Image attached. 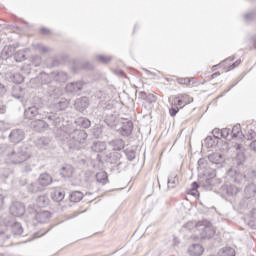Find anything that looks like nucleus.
<instances>
[{
	"mask_svg": "<svg viewBox=\"0 0 256 256\" xmlns=\"http://www.w3.org/2000/svg\"><path fill=\"white\" fill-rule=\"evenodd\" d=\"M201 239H211L215 235V228L207 220L199 221L197 226Z\"/></svg>",
	"mask_w": 256,
	"mask_h": 256,
	"instance_id": "423d86ee",
	"label": "nucleus"
},
{
	"mask_svg": "<svg viewBox=\"0 0 256 256\" xmlns=\"http://www.w3.org/2000/svg\"><path fill=\"white\" fill-rule=\"evenodd\" d=\"M212 135H213L212 137H214V139L217 141L221 137V129L215 128L212 131Z\"/></svg>",
	"mask_w": 256,
	"mask_h": 256,
	"instance_id": "5fc2aeb1",
	"label": "nucleus"
},
{
	"mask_svg": "<svg viewBox=\"0 0 256 256\" xmlns=\"http://www.w3.org/2000/svg\"><path fill=\"white\" fill-rule=\"evenodd\" d=\"M40 145H43V147L49 146V143H51V140L47 137H43L39 140Z\"/></svg>",
	"mask_w": 256,
	"mask_h": 256,
	"instance_id": "6e6d98bb",
	"label": "nucleus"
},
{
	"mask_svg": "<svg viewBox=\"0 0 256 256\" xmlns=\"http://www.w3.org/2000/svg\"><path fill=\"white\" fill-rule=\"evenodd\" d=\"M36 202L38 207H47L49 205V197L45 195L39 196Z\"/></svg>",
	"mask_w": 256,
	"mask_h": 256,
	"instance_id": "79ce46f5",
	"label": "nucleus"
},
{
	"mask_svg": "<svg viewBox=\"0 0 256 256\" xmlns=\"http://www.w3.org/2000/svg\"><path fill=\"white\" fill-rule=\"evenodd\" d=\"M235 173L234 183H236V185H245L247 181H254L256 178V171L253 169H247L244 174Z\"/></svg>",
	"mask_w": 256,
	"mask_h": 256,
	"instance_id": "0eeeda50",
	"label": "nucleus"
},
{
	"mask_svg": "<svg viewBox=\"0 0 256 256\" xmlns=\"http://www.w3.org/2000/svg\"><path fill=\"white\" fill-rule=\"evenodd\" d=\"M114 151H121V149H125V141L123 139H116L110 142Z\"/></svg>",
	"mask_w": 256,
	"mask_h": 256,
	"instance_id": "72a5a7b5",
	"label": "nucleus"
},
{
	"mask_svg": "<svg viewBox=\"0 0 256 256\" xmlns=\"http://www.w3.org/2000/svg\"><path fill=\"white\" fill-rule=\"evenodd\" d=\"M52 77L54 85L55 83H67V81L69 80V75L64 71L52 72Z\"/></svg>",
	"mask_w": 256,
	"mask_h": 256,
	"instance_id": "aec40b11",
	"label": "nucleus"
},
{
	"mask_svg": "<svg viewBox=\"0 0 256 256\" xmlns=\"http://www.w3.org/2000/svg\"><path fill=\"white\" fill-rule=\"evenodd\" d=\"M33 47H34V49H36V51H41L42 53L49 52V48H47L43 44H34Z\"/></svg>",
	"mask_w": 256,
	"mask_h": 256,
	"instance_id": "3c124183",
	"label": "nucleus"
},
{
	"mask_svg": "<svg viewBox=\"0 0 256 256\" xmlns=\"http://www.w3.org/2000/svg\"><path fill=\"white\" fill-rule=\"evenodd\" d=\"M177 83H179V85H191V79L190 78H178Z\"/></svg>",
	"mask_w": 256,
	"mask_h": 256,
	"instance_id": "864d4df0",
	"label": "nucleus"
},
{
	"mask_svg": "<svg viewBox=\"0 0 256 256\" xmlns=\"http://www.w3.org/2000/svg\"><path fill=\"white\" fill-rule=\"evenodd\" d=\"M12 97H14V99H21V97H23V87L14 86L12 88Z\"/></svg>",
	"mask_w": 256,
	"mask_h": 256,
	"instance_id": "4c0bfd02",
	"label": "nucleus"
},
{
	"mask_svg": "<svg viewBox=\"0 0 256 256\" xmlns=\"http://www.w3.org/2000/svg\"><path fill=\"white\" fill-rule=\"evenodd\" d=\"M139 95H140V97H141V99H144V101L147 99V92H145V91H141V92H139Z\"/></svg>",
	"mask_w": 256,
	"mask_h": 256,
	"instance_id": "69168bd1",
	"label": "nucleus"
},
{
	"mask_svg": "<svg viewBox=\"0 0 256 256\" xmlns=\"http://www.w3.org/2000/svg\"><path fill=\"white\" fill-rule=\"evenodd\" d=\"M51 199H53L56 203H61V201L65 199V192L61 190H54L51 192Z\"/></svg>",
	"mask_w": 256,
	"mask_h": 256,
	"instance_id": "cd10ccee",
	"label": "nucleus"
},
{
	"mask_svg": "<svg viewBox=\"0 0 256 256\" xmlns=\"http://www.w3.org/2000/svg\"><path fill=\"white\" fill-rule=\"evenodd\" d=\"M76 124L82 129H89L91 127V120L87 118H78Z\"/></svg>",
	"mask_w": 256,
	"mask_h": 256,
	"instance_id": "c9c22d12",
	"label": "nucleus"
},
{
	"mask_svg": "<svg viewBox=\"0 0 256 256\" xmlns=\"http://www.w3.org/2000/svg\"><path fill=\"white\" fill-rule=\"evenodd\" d=\"M235 148L238 151L236 152L235 163L238 167H241L245 163V153L241 152V144H237Z\"/></svg>",
	"mask_w": 256,
	"mask_h": 256,
	"instance_id": "5701e85b",
	"label": "nucleus"
},
{
	"mask_svg": "<svg viewBox=\"0 0 256 256\" xmlns=\"http://www.w3.org/2000/svg\"><path fill=\"white\" fill-rule=\"evenodd\" d=\"M179 185V176L177 174H171L167 178V191L169 189H175Z\"/></svg>",
	"mask_w": 256,
	"mask_h": 256,
	"instance_id": "b1692460",
	"label": "nucleus"
},
{
	"mask_svg": "<svg viewBox=\"0 0 256 256\" xmlns=\"http://www.w3.org/2000/svg\"><path fill=\"white\" fill-rule=\"evenodd\" d=\"M54 106L58 111H64V109H67L69 107V101L65 98H60L56 102H54Z\"/></svg>",
	"mask_w": 256,
	"mask_h": 256,
	"instance_id": "c85d7f7f",
	"label": "nucleus"
},
{
	"mask_svg": "<svg viewBox=\"0 0 256 256\" xmlns=\"http://www.w3.org/2000/svg\"><path fill=\"white\" fill-rule=\"evenodd\" d=\"M47 119L50 125L54 129H61L63 125L64 118L61 114L53 112H43L41 109H38L37 106H30L24 110V119L28 121H33V119Z\"/></svg>",
	"mask_w": 256,
	"mask_h": 256,
	"instance_id": "f257e3e1",
	"label": "nucleus"
},
{
	"mask_svg": "<svg viewBox=\"0 0 256 256\" xmlns=\"http://www.w3.org/2000/svg\"><path fill=\"white\" fill-rule=\"evenodd\" d=\"M10 173H11V170H9V168H5L4 173L2 174V177H4L5 179H8Z\"/></svg>",
	"mask_w": 256,
	"mask_h": 256,
	"instance_id": "052dcab7",
	"label": "nucleus"
},
{
	"mask_svg": "<svg viewBox=\"0 0 256 256\" xmlns=\"http://www.w3.org/2000/svg\"><path fill=\"white\" fill-rule=\"evenodd\" d=\"M187 97H189L186 94H180L178 96H175V104L176 106H181L183 103L187 105L189 102H187Z\"/></svg>",
	"mask_w": 256,
	"mask_h": 256,
	"instance_id": "58836bf2",
	"label": "nucleus"
},
{
	"mask_svg": "<svg viewBox=\"0 0 256 256\" xmlns=\"http://www.w3.org/2000/svg\"><path fill=\"white\" fill-rule=\"evenodd\" d=\"M25 81V77L21 73L12 74L11 82L16 83L17 85L23 83Z\"/></svg>",
	"mask_w": 256,
	"mask_h": 256,
	"instance_id": "37998d69",
	"label": "nucleus"
},
{
	"mask_svg": "<svg viewBox=\"0 0 256 256\" xmlns=\"http://www.w3.org/2000/svg\"><path fill=\"white\" fill-rule=\"evenodd\" d=\"M7 111V106L4 104H0V115H4V113Z\"/></svg>",
	"mask_w": 256,
	"mask_h": 256,
	"instance_id": "e2e57ef3",
	"label": "nucleus"
},
{
	"mask_svg": "<svg viewBox=\"0 0 256 256\" xmlns=\"http://www.w3.org/2000/svg\"><path fill=\"white\" fill-rule=\"evenodd\" d=\"M82 89H83V82L81 81L68 83L66 85V92L72 93L73 95L79 94V91H82Z\"/></svg>",
	"mask_w": 256,
	"mask_h": 256,
	"instance_id": "a211bd4d",
	"label": "nucleus"
},
{
	"mask_svg": "<svg viewBox=\"0 0 256 256\" xmlns=\"http://www.w3.org/2000/svg\"><path fill=\"white\" fill-rule=\"evenodd\" d=\"M124 153L128 159V161H135V151L126 149L124 150Z\"/></svg>",
	"mask_w": 256,
	"mask_h": 256,
	"instance_id": "09e8293b",
	"label": "nucleus"
},
{
	"mask_svg": "<svg viewBox=\"0 0 256 256\" xmlns=\"http://www.w3.org/2000/svg\"><path fill=\"white\" fill-rule=\"evenodd\" d=\"M50 217L51 212L38 210V213L35 214V218L33 219V221H37V223H47Z\"/></svg>",
	"mask_w": 256,
	"mask_h": 256,
	"instance_id": "4be33fe9",
	"label": "nucleus"
},
{
	"mask_svg": "<svg viewBox=\"0 0 256 256\" xmlns=\"http://www.w3.org/2000/svg\"><path fill=\"white\" fill-rule=\"evenodd\" d=\"M12 233L13 235H22V237H25V235L23 234V225H21V223L19 222H15L14 225H12Z\"/></svg>",
	"mask_w": 256,
	"mask_h": 256,
	"instance_id": "f704fd0d",
	"label": "nucleus"
},
{
	"mask_svg": "<svg viewBox=\"0 0 256 256\" xmlns=\"http://www.w3.org/2000/svg\"><path fill=\"white\" fill-rule=\"evenodd\" d=\"M96 181L101 183L102 185H107L109 181V176H107V172L101 171L96 174Z\"/></svg>",
	"mask_w": 256,
	"mask_h": 256,
	"instance_id": "2f4dec72",
	"label": "nucleus"
},
{
	"mask_svg": "<svg viewBox=\"0 0 256 256\" xmlns=\"http://www.w3.org/2000/svg\"><path fill=\"white\" fill-rule=\"evenodd\" d=\"M199 225V222L198 223H195V222H187L184 227L185 229H188V231H193V229H196V231H199V227L197 226Z\"/></svg>",
	"mask_w": 256,
	"mask_h": 256,
	"instance_id": "de8ad7c7",
	"label": "nucleus"
},
{
	"mask_svg": "<svg viewBox=\"0 0 256 256\" xmlns=\"http://www.w3.org/2000/svg\"><path fill=\"white\" fill-rule=\"evenodd\" d=\"M118 133L122 137H129L133 133V121H125L122 123V126L118 129Z\"/></svg>",
	"mask_w": 256,
	"mask_h": 256,
	"instance_id": "2eb2a0df",
	"label": "nucleus"
},
{
	"mask_svg": "<svg viewBox=\"0 0 256 256\" xmlns=\"http://www.w3.org/2000/svg\"><path fill=\"white\" fill-rule=\"evenodd\" d=\"M7 93V88L5 87V85L0 83V97H3V95H5Z\"/></svg>",
	"mask_w": 256,
	"mask_h": 256,
	"instance_id": "bf43d9fd",
	"label": "nucleus"
},
{
	"mask_svg": "<svg viewBox=\"0 0 256 256\" xmlns=\"http://www.w3.org/2000/svg\"><path fill=\"white\" fill-rule=\"evenodd\" d=\"M250 149H251L252 151H256V140H254V141H252V142L250 143Z\"/></svg>",
	"mask_w": 256,
	"mask_h": 256,
	"instance_id": "338daca9",
	"label": "nucleus"
},
{
	"mask_svg": "<svg viewBox=\"0 0 256 256\" xmlns=\"http://www.w3.org/2000/svg\"><path fill=\"white\" fill-rule=\"evenodd\" d=\"M10 213L14 217H23L26 213L25 204L21 202H13L10 206Z\"/></svg>",
	"mask_w": 256,
	"mask_h": 256,
	"instance_id": "f8f14e48",
	"label": "nucleus"
},
{
	"mask_svg": "<svg viewBox=\"0 0 256 256\" xmlns=\"http://www.w3.org/2000/svg\"><path fill=\"white\" fill-rule=\"evenodd\" d=\"M222 191H225L228 197H237V194L243 191V184H225L222 186Z\"/></svg>",
	"mask_w": 256,
	"mask_h": 256,
	"instance_id": "9d476101",
	"label": "nucleus"
},
{
	"mask_svg": "<svg viewBox=\"0 0 256 256\" xmlns=\"http://www.w3.org/2000/svg\"><path fill=\"white\" fill-rule=\"evenodd\" d=\"M38 212H39V206L35 204H29L26 209V213H28L32 221L35 219V215H37Z\"/></svg>",
	"mask_w": 256,
	"mask_h": 256,
	"instance_id": "c756f323",
	"label": "nucleus"
},
{
	"mask_svg": "<svg viewBox=\"0 0 256 256\" xmlns=\"http://www.w3.org/2000/svg\"><path fill=\"white\" fill-rule=\"evenodd\" d=\"M218 256H235V249L231 247L222 248L218 251Z\"/></svg>",
	"mask_w": 256,
	"mask_h": 256,
	"instance_id": "e433bc0d",
	"label": "nucleus"
},
{
	"mask_svg": "<svg viewBox=\"0 0 256 256\" xmlns=\"http://www.w3.org/2000/svg\"><path fill=\"white\" fill-rule=\"evenodd\" d=\"M255 17H256L255 11L248 12L244 15L245 21H253V19H255Z\"/></svg>",
	"mask_w": 256,
	"mask_h": 256,
	"instance_id": "603ef678",
	"label": "nucleus"
},
{
	"mask_svg": "<svg viewBox=\"0 0 256 256\" xmlns=\"http://www.w3.org/2000/svg\"><path fill=\"white\" fill-rule=\"evenodd\" d=\"M43 93H44V97H46L48 101L53 103V101H55L56 99H59V97L63 95V90H61V87H58L55 84H50L43 87Z\"/></svg>",
	"mask_w": 256,
	"mask_h": 256,
	"instance_id": "39448f33",
	"label": "nucleus"
},
{
	"mask_svg": "<svg viewBox=\"0 0 256 256\" xmlns=\"http://www.w3.org/2000/svg\"><path fill=\"white\" fill-rule=\"evenodd\" d=\"M30 161L31 159H27L26 161L22 162L24 165L23 173H31L33 171Z\"/></svg>",
	"mask_w": 256,
	"mask_h": 256,
	"instance_id": "49530a36",
	"label": "nucleus"
},
{
	"mask_svg": "<svg viewBox=\"0 0 256 256\" xmlns=\"http://www.w3.org/2000/svg\"><path fill=\"white\" fill-rule=\"evenodd\" d=\"M222 151H229V143L227 142L223 143Z\"/></svg>",
	"mask_w": 256,
	"mask_h": 256,
	"instance_id": "774afa93",
	"label": "nucleus"
},
{
	"mask_svg": "<svg viewBox=\"0 0 256 256\" xmlns=\"http://www.w3.org/2000/svg\"><path fill=\"white\" fill-rule=\"evenodd\" d=\"M244 193H245V195H247V197H255L256 185L254 183H250V184L246 185V187L244 189Z\"/></svg>",
	"mask_w": 256,
	"mask_h": 256,
	"instance_id": "473e14b6",
	"label": "nucleus"
},
{
	"mask_svg": "<svg viewBox=\"0 0 256 256\" xmlns=\"http://www.w3.org/2000/svg\"><path fill=\"white\" fill-rule=\"evenodd\" d=\"M188 252L192 256H201L203 255V246H201L200 244H192L188 248Z\"/></svg>",
	"mask_w": 256,
	"mask_h": 256,
	"instance_id": "393cba45",
	"label": "nucleus"
},
{
	"mask_svg": "<svg viewBox=\"0 0 256 256\" xmlns=\"http://www.w3.org/2000/svg\"><path fill=\"white\" fill-rule=\"evenodd\" d=\"M231 138L235 139L241 135V125H234L232 130H230Z\"/></svg>",
	"mask_w": 256,
	"mask_h": 256,
	"instance_id": "c03bdc74",
	"label": "nucleus"
},
{
	"mask_svg": "<svg viewBox=\"0 0 256 256\" xmlns=\"http://www.w3.org/2000/svg\"><path fill=\"white\" fill-rule=\"evenodd\" d=\"M104 122L108 127H117V123H119V118L117 113L114 110L106 109L103 113Z\"/></svg>",
	"mask_w": 256,
	"mask_h": 256,
	"instance_id": "1a4fd4ad",
	"label": "nucleus"
},
{
	"mask_svg": "<svg viewBox=\"0 0 256 256\" xmlns=\"http://www.w3.org/2000/svg\"><path fill=\"white\" fill-rule=\"evenodd\" d=\"M169 113L171 117H175V115H177V113H179V107H172L169 109Z\"/></svg>",
	"mask_w": 256,
	"mask_h": 256,
	"instance_id": "4d7b16f0",
	"label": "nucleus"
},
{
	"mask_svg": "<svg viewBox=\"0 0 256 256\" xmlns=\"http://www.w3.org/2000/svg\"><path fill=\"white\" fill-rule=\"evenodd\" d=\"M5 199L6 197L3 194H0V211L5 209Z\"/></svg>",
	"mask_w": 256,
	"mask_h": 256,
	"instance_id": "13d9d810",
	"label": "nucleus"
},
{
	"mask_svg": "<svg viewBox=\"0 0 256 256\" xmlns=\"http://www.w3.org/2000/svg\"><path fill=\"white\" fill-rule=\"evenodd\" d=\"M69 199L71 203H79L83 200V192L81 191H73L69 195Z\"/></svg>",
	"mask_w": 256,
	"mask_h": 256,
	"instance_id": "7c9ffc66",
	"label": "nucleus"
},
{
	"mask_svg": "<svg viewBox=\"0 0 256 256\" xmlns=\"http://www.w3.org/2000/svg\"><path fill=\"white\" fill-rule=\"evenodd\" d=\"M28 193H41L43 191L41 185H39V182H32L26 186Z\"/></svg>",
	"mask_w": 256,
	"mask_h": 256,
	"instance_id": "bb28decb",
	"label": "nucleus"
},
{
	"mask_svg": "<svg viewBox=\"0 0 256 256\" xmlns=\"http://www.w3.org/2000/svg\"><path fill=\"white\" fill-rule=\"evenodd\" d=\"M198 169L199 171H202L203 175L209 177L206 178V185H213V178L217 175L215 168L209 167V162H207L205 158H200L198 160Z\"/></svg>",
	"mask_w": 256,
	"mask_h": 256,
	"instance_id": "20e7f679",
	"label": "nucleus"
},
{
	"mask_svg": "<svg viewBox=\"0 0 256 256\" xmlns=\"http://www.w3.org/2000/svg\"><path fill=\"white\" fill-rule=\"evenodd\" d=\"M113 59L111 56H104V55H97L96 60L100 63H103V65H107V63H110V61Z\"/></svg>",
	"mask_w": 256,
	"mask_h": 256,
	"instance_id": "a18cd8bd",
	"label": "nucleus"
},
{
	"mask_svg": "<svg viewBox=\"0 0 256 256\" xmlns=\"http://www.w3.org/2000/svg\"><path fill=\"white\" fill-rule=\"evenodd\" d=\"M74 107L75 109H77V111H79L80 113H83V111H85V109L89 107V98L87 97L78 98L75 101Z\"/></svg>",
	"mask_w": 256,
	"mask_h": 256,
	"instance_id": "412c9836",
	"label": "nucleus"
},
{
	"mask_svg": "<svg viewBox=\"0 0 256 256\" xmlns=\"http://www.w3.org/2000/svg\"><path fill=\"white\" fill-rule=\"evenodd\" d=\"M8 139L10 143H14V145H17L18 143H21L23 139H25V131L23 129H13L11 130Z\"/></svg>",
	"mask_w": 256,
	"mask_h": 256,
	"instance_id": "9b49d317",
	"label": "nucleus"
},
{
	"mask_svg": "<svg viewBox=\"0 0 256 256\" xmlns=\"http://www.w3.org/2000/svg\"><path fill=\"white\" fill-rule=\"evenodd\" d=\"M105 149H107V144L101 141H94L91 146V150L94 151V153H103Z\"/></svg>",
	"mask_w": 256,
	"mask_h": 256,
	"instance_id": "a878e982",
	"label": "nucleus"
},
{
	"mask_svg": "<svg viewBox=\"0 0 256 256\" xmlns=\"http://www.w3.org/2000/svg\"><path fill=\"white\" fill-rule=\"evenodd\" d=\"M45 119L47 120V118H36L30 123L31 129H33V131H36V133H45V131H47L49 127H53V125H51V122H46Z\"/></svg>",
	"mask_w": 256,
	"mask_h": 256,
	"instance_id": "6e6552de",
	"label": "nucleus"
},
{
	"mask_svg": "<svg viewBox=\"0 0 256 256\" xmlns=\"http://www.w3.org/2000/svg\"><path fill=\"white\" fill-rule=\"evenodd\" d=\"M37 183L44 190L45 187H49L53 183V176L47 172L41 173L37 179Z\"/></svg>",
	"mask_w": 256,
	"mask_h": 256,
	"instance_id": "ddd939ff",
	"label": "nucleus"
},
{
	"mask_svg": "<svg viewBox=\"0 0 256 256\" xmlns=\"http://www.w3.org/2000/svg\"><path fill=\"white\" fill-rule=\"evenodd\" d=\"M7 157L13 165H21L24 161H27V159H31V154L27 153L25 147H20L9 153Z\"/></svg>",
	"mask_w": 256,
	"mask_h": 256,
	"instance_id": "7ed1b4c3",
	"label": "nucleus"
},
{
	"mask_svg": "<svg viewBox=\"0 0 256 256\" xmlns=\"http://www.w3.org/2000/svg\"><path fill=\"white\" fill-rule=\"evenodd\" d=\"M204 144L208 149H213V147H215V145H217V140L215 137L213 136H208L206 137V139L204 140Z\"/></svg>",
	"mask_w": 256,
	"mask_h": 256,
	"instance_id": "a19ab883",
	"label": "nucleus"
},
{
	"mask_svg": "<svg viewBox=\"0 0 256 256\" xmlns=\"http://www.w3.org/2000/svg\"><path fill=\"white\" fill-rule=\"evenodd\" d=\"M41 63H43V58L39 55H34L31 57V63L24 65V71L26 75L31 73V67H41Z\"/></svg>",
	"mask_w": 256,
	"mask_h": 256,
	"instance_id": "4468645a",
	"label": "nucleus"
},
{
	"mask_svg": "<svg viewBox=\"0 0 256 256\" xmlns=\"http://www.w3.org/2000/svg\"><path fill=\"white\" fill-rule=\"evenodd\" d=\"M208 160L212 165H220V167H223V163H225V158L223 157V154L219 152H214L208 155Z\"/></svg>",
	"mask_w": 256,
	"mask_h": 256,
	"instance_id": "f3484780",
	"label": "nucleus"
},
{
	"mask_svg": "<svg viewBox=\"0 0 256 256\" xmlns=\"http://www.w3.org/2000/svg\"><path fill=\"white\" fill-rule=\"evenodd\" d=\"M239 65H241V60H237L235 63H233L230 66V69H235V67H239Z\"/></svg>",
	"mask_w": 256,
	"mask_h": 256,
	"instance_id": "0e129e2a",
	"label": "nucleus"
},
{
	"mask_svg": "<svg viewBox=\"0 0 256 256\" xmlns=\"http://www.w3.org/2000/svg\"><path fill=\"white\" fill-rule=\"evenodd\" d=\"M87 137L88 135L85 130L75 129L66 137L67 147L72 149V151H79L83 148V145H85Z\"/></svg>",
	"mask_w": 256,
	"mask_h": 256,
	"instance_id": "f03ea898",
	"label": "nucleus"
},
{
	"mask_svg": "<svg viewBox=\"0 0 256 256\" xmlns=\"http://www.w3.org/2000/svg\"><path fill=\"white\" fill-rule=\"evenodd\" d=\"M42 87H47V85H53L55 84L53 80V72L50 74H47L46 72H41L38 77Z\"/></svg>",
	"mask_w": 256,
	"mask_h": 256,
	"instance_id": "6ab92c4d",
	"label": "nucleus"
},
{
	"mask_svg": "<svg viewBox=\"0 0 256 256\" xmlns=\"http://www.w3.org/2000/svg\"><path fill=\"white\" fill-rule=\"evenodd\" d=\"M145 101H149V103H153V101H155V96L153 94H148Z\"/></svg>",
	"mask_w": 256,
	"mask_h": 256,
	"instance_id": "680f3d73",
	"label": "nucleus"
},
{
	"mask_svg": "<svg viewBox=\"0 0 256 256\" xmlns=\"http://www.w3.org/2000/svg\"><path fill=\"white\" fill-rule=\"evenodd\" d=\"M221 137L223 139H232L231 138V129L229 128H224L221 130Z\"/></svg>",
	"mask_w": 256,
	"mask_h": 256,
	"instance_id": "8fccbe9b",
	"label": "nucleus"
},
{
	"mask_svg": "<svg viewBox=\"0 0 256 256\" xmlns=\"http://www.w3.org/2000/svg\"><path fill=\"white\" fill-rule=\"evenodd\" d=\"M14 59L16 63H23L27 57L25 56V50H18L16 53H14Z\"/></svg>",
	"mask_w": 256,
	"mask_h": 256,
	"instance_id": "ea45409f",
	"label": "nucleus"
},
{
	"mask_svg": "<svg viewBox=\"0 0 256 256\" xmlns=\"http://www.w3.org/2000/svg\"><path fill=\"white\" fill-rule=\"evenodd\" d=\"M15 49H17L15 45L5 46L0 53V59H2L3 61H7V59H11V57L15 55Z\"/></svg>",
	"mask_w": 256,
	"mask_h": 256,
	"instance_id": "dca6fc26",
	"label": "nucleus"
}]
</instances>
